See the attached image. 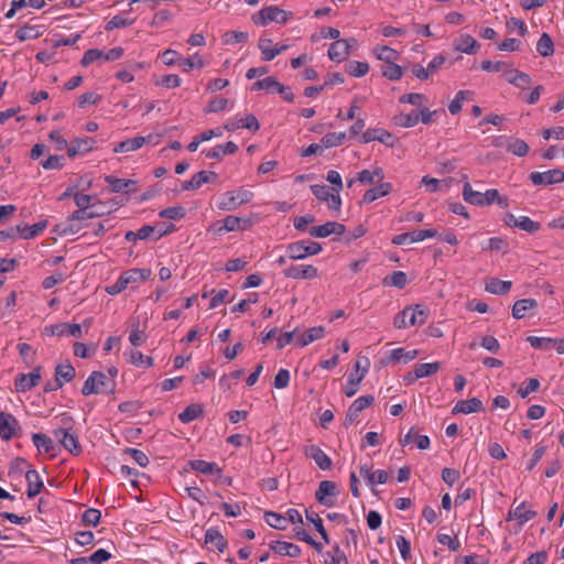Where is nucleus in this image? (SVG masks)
<instances>
[{"label":"nucleus","instance_id":"nucleus-1","mask_svg":"<svg viewBox=\"0 0 564 564\" xmlns=\"http://www.w3.org/2000/svg\"><path fill=\"white\" fill-rule=\"evenodd\" d=\"M116 389V381L101 371H93L85 380L82 394H112Z\"/></svg>","mask_w":564,"mask_h":564},{"label":"nucleus","instance_id":"nucleus-2","mask_svg":"<svg viewBox=\"0 0 564 564\" xmlns=\"http://www.w3.org/2000/svg\"><path fill=\"white\" fill-rule=\"evenodd\" d=\"M343 178H327L328 185H312L313 194L321 200L327 203L329 209L339 210L341 202L339 193L343 189Z\"/></svg>","mask_w":564,"mask_h":564},{"label":"nucleus","instance_id":"nucleus-3","mask_svg":"<svg viewBox=\"0 0 564 564\" xmlns=\"http://www.w3.org/2000/svg\"><path fill=\"white\" fill-rule=\"evenodd\" d=\"M429 311L422 305L408 306L393 319V326L398 329L410 326H421L427 319Z\"/></svg>","mask_w":564,"mask_h":564},{"label":"nucleus","instance_id":"nucleus-4","mask_svg":"<svg viewBox=\"0 0 564 564\" xmlns=\"http://www.w3.org/2000/svg\"><path fill=\"white\" fill-rule=\"evenodd\" d=\"M253 194L251 191L240 187L220 194L216 199V206L220 210H234L251 200Z\"/></svg>","mask_w":564,"mask_h":564},{"label":"nucleus","instance_id":"nucleus-5","mask_svg":"<svg viewBox=\"0 0 564 564\" xmlns=\"http://www.w3.org/2000/svg\"><path fill=\"white\" fill-rule=\"evenodd\" d=\"M323 250L322 245L310 240H299L286 246L285 252L290 260H303L316 256Z\"/></svg>","mask_w":564,"mask_h":564},{"label":"nucleus","instance_id":"nucleus-6","mask_svg":"<svg viewBox=\"0 0 564 564\" xmlns=\"http://www.w3.org/2000/svg\"><path fill=\"white\" fill-rule=\"evenodd\" d=\"M123 48L120 46H116L110 48L107 52H104L98 48H90L85 52L80 64L83 66H88L91 63L99 62V63H106V62H113L122 57L123 55Z\"/></svg>","mask_w":564,"mask_h":564},{"label":"nucleus","instance_id":"nucleus-7","mask_svg":"<svg viewBox=\"0 0 564 564\" xmlns=\"http://www.w3.org/2000/svg\"><path fill=\"white\" fill-rule=\"evenodd\" d=\"M498 196V189H487L486 192H479L473 189L469 183H465L463 187V197L465 202L475 206H487L495 202V197Z\"/></svg>","mask_w":564,"mask_h":564},{"label":"nucleus","instance_id":"nucleus-8","mask_svg":"<svg viewBox=\"0 0 564 564\" xmlns=\"http://www.w3.org/2000/svg\"><path fill=\"white\" fill-rule=\"evenodd\" d=\"M21 425L17 417L8 412L0 411V438L4 442L20 436Z\"/></svg>","mask_w":564,"mask_h":564},{"label":"nucleus","instance_id":"nucleus-9","mask_svg":"<svg viewBox=\"0 0 564 564\" xmlns=\"http://www.w3.org/2000/svg\"><path fill=\"white\" fill-rule=\"evenodd\" d=\"M364 362H365V365L361 366V359H358L355 364V371L351 372L348 377V380H347V383L345 387V394L348 398H351L357 393L358 386L362 381V379L365 378V376L368 371V367L370 365L369 359L365 357Z\"/></svg>","mask_w":564,"mask_h":564},{"label":"nucleus","instance_id":"nucleus-10","mask_svg":"<svg viewBox=\"0 0 564 564\" xmlns=\"http://www.w3.org/2000/svg\"><path fill=\"white\" fill-rule=\"evenodd\" d=\"M502 221L506 226L511 228H519L529 234H534L540 230L541 224L532 220L528 216H514L512 213H506L502 217Z\"/></svg>","mask_w":564,"mask_h":564},{"label":"nucleus","instance_id":"nucleus-11","mask_svg":"<svg viewBox=\"0 0 564 564\" xmlns=\"http://www.w3.org/2000/svg\"><path fill=\"white\" fill-rule=\"evenodd\" d=\"M252 19L256 24L264 26L269 22L285 23L288 21V13L278 7L270 6L261 9Z\"/></svg>","mask_w":564,"mask_h":564},{"label":"nucleus","instance_id":"nucleus-12","mask_svg":"<svg viewBox=\"0 0 564 564\" xmlns=\"http://www.w3.org/2000/svg\"><path fill=\"white\" fill-rule=\"evenodd\" d=\"M104 214V210L91 209V208H78L75 210L67 219V227L63 229V232L75 234L80 229V226H77L76 221L87 220L95 217H98Z\"/></svg>","mask_w":564,"mask_h":564},{"label":"nucleus","instance_id":"nucleus-13","mask_svg":"<svg viewBox=\"0 0 564 564\" xmlns=\"http://www.w3.org/2000/svg\"><path fill=\"white\" fill-rule=\"evenodd\" d=\"M283 275L294 280H313L318 276V270L312 264H292L283 270Z\"/></svg>","mask_w":564,"mask_h":564},{"label":"nucleus","instance_id":"nucleus-14","mask_svg":"<svg viewBox=\"0 0 564 564\" xmlns=\"http://www.w3.org/2000/svg\"><path fill=\"white\" fill-rule=\"evenodd\" d=\"M32 442L40 455H47L54 458L58 454V445L44 433H33Z\"/></svg>","mask_w":564,"mask_h":564},{"label":"nucleus","instance_id":"nucleus-15","mask_svg":"<svg viewBox=\"0 0 564 564\" xmlns=\"http://www.w3.org/2000/svg\"><path fill=\"white\" fill-rule=\"evenodd\" d=\"M55 438L58 440L61 445L73 455H79L82 453V446L78 437L70 433L68 430L58 429L54 431Z\"/></svg>","mask_w":564,"mask_h":564},{"label":"nucleus","instance_id":"nucleus-16","mask_svg":"<svg viewBox=\"0 0 564 564\" xmlns=\"http://www.w3.org/2000/svg\"><path fill=\"white\" fill-rule=\"evenodd\" d=\"M74 196L75 204L78 208H91L102 210L101 205L96 203V196L79 193L75 187H68L61 198Z\"/></svg>","mask_w":564,"mask_h":564},{"label":"nucleus","instance_id":"nucleus-17","mask_svg":"<svg viewBox=\"0 0 564 564\" xmlns=\"http://www.w3.org/2000/svg\"><path fill=\"white\" fill-rule=\"evenodd\" d=\"M375 401V398L372 395H361L357 398L351 405L349 406L346 417H345V425L352 424L356 419L358 417L359 413L364 411L365 409L369 408Z\"/></svg>","mask_w":564,"mask_h":564},{"label":"nucleus","instance_id":"nucleus-18","mask_svg":"<svg viewBox=\"0 0 564 564\" xmlns=\"http://www.w3.org/2000/svg\"><path fill=\"white\" fill-rule=\"evenodd\" d=\"M346 227L336 221H327L324 225L314 226L308 230L310 236L316 238H326L333 234L344 235Z\"/></svg>","mask_w":564,"mask_h":564},{"label":"nucleus","instance_id":"nucleus-19","mask_svg":"<svg viewBox=\"0 0 564 564\" xmlns=\"http://www.w3.org/2000/svg\"><path fill=\"white\" fill-rule=\"evenodd\" d=\"M41 380V367H36L29 373H21L15 379V388L20 392H25L36 387Z\"/></svg>","mask_w":564,"mask_h":564},{"label":"nucleus","instance_id":"nucleus-20","mask_svg":"<svg viewBox=\"0 0 564 564\" xmlns=\"http://www.w3.org/2000/svg\"><path fill=\"white\" fill-rule=\"evenodd\" d=\"M338 490L337 486L334 481L330 480H323L319 482L318 489L315 494L316 500L326 506V507H333L334 501L329 499L328 497H335L337 496Z\"/></svg>","mask_w":564,"mask_h":564},{"label":"nucleus","instance_id":"nucleus-21","mask_svg":"<svg viewBox=\"0 0 564 564\" xmlns=\"http://www.w3.org/2000/svg\"><path fill=\"white\" fill-rule=\"evenodd\" d=\"M306 457L313 459L322 470H328L332 467L330 457L317 445H307L304 447Z\"/></svg>","mask_w":564,"mask_h":564},{"label":"nucleus","instance_id":"nucleus-22","mask_svg":"<svg viewBox=\"0 0 564 564\" xmlns=\"http://www.w3.org/2000/svg\"><path fill=\"white\" fill-rule=\"evenodd\" d=\"M47 329L50 330V334L53 336L61 337V336L68 335V336L75 337V338L84 337V333H83L80 324L57 323V324L50 326V328H47Z\"/></svg>","mask_w":564,"mask_h":564},{"label":"nucleus","instance_id":"nucleus-23","mask_svg":"<svg viewBox=\"0 0 564 564\" xmlns=\"http://www.w3.org/2000/svg\"><path fill=\"white\" fill-rule=\"evenodd\" d=\"M96 141L93 138H77L68 147V158L84 155L93 150Z\"/></svg>","mask_w":564,"mask_h":564},{"label":"nucleus","instance_id":"nucleus-24","mask_svg":"<svg viewBox=\"0 0 564 564\" xmlns=\"http://www.w3.org/2000/svg\"><path fill=\"white\" fill-rule=\"evenodd\" d=\"M127 286L137 288L139 283L147 281L151 276L150 269H130L121 273Z\"/></svg>","mask_w":564,"mask_h":564},{"label":"nucleus","instance_id":"nucleus-25","mask_svg":"<svg viewBox=\"0 0 564 564\" xmlns=\"http://www.w3.org/2000/svg\"><path fill=\"white\" fill-rule=\"evenodd\" d=\"M25 480L28 484L26 495L29 499L36 497L43 489V480L35 469H29L25 474Z\"/></svg>","mask_w":564,"mask_h":564},{"label":"nucleus","instance_id":"nucleus-26","mask_svg":"<svg viewBox=\"0 0 564 564\" xmlns=\"http://www.w3.org/2000/svg\"><path fill=\"white\" fill-rule=\"evenodd\" d=\"M415 442L419 449H429L431 441L427 435H420L415 427H411L409 432L400 440L402 446H406Z\"/></svg>","mask_w":564,"mask_h":564},{"label":"nucleus","instance_id":"nucleus-27","mask_svg":"<svg viewBox=\"0 0 564 564\" xmlns=\"http://www.w3.org/2000/svg\"><path fill=\"white\" fill-rule=\"evenodd\" d=\"M535 516L536 512L532 509H529L525 502H522L509 511L507 520H518L519 524L523 525L528 521L532 520Z\"/></svg>","mask_w":564,"mask_h":564},{"label":"nucleus","instance_id":"nucleus-28","mask_svg":"<svg viewBox=\"0 0 564 564\" xmlns=\"http://www.w3.org/2000/svg\"><path fill=\"white\" fill-rule=\"evenodd\" d=\"M325 328L323 326H314L308 328L305 333L296 336V345L305 347L311 343L322 339L325 336Z\"/></svg>","mask_w":564,"mask_h":564},{"label":"nucleus","instance_id":"nucleus-29","mask_svg":"<svg viewBox=\"0 0 564 564\" xmlns=\"http://www.w3.org/2000/svg\"><path fill=\"white\" fill-rule=\"evenodd\" d=\"M270 549L284 556L299 557L301 555V547L299 545L285 541H272Z\"/></svg>","mask_w":564,"mask_h":564},{"label":"nucleus","instance_id":"nucleus-30","mask_svg":"<svg viewBox=\"0 0 564 564\" xmlns=\"http://www.w3.org/2000/svg\"><path fill=\"white\" fill-rule=\"evenodd\" d=\"M482 402L478 398L458 401L453 408V413L470 414L477 413L482 410Z\"/></svg>","mask_w":564,"mask_h":564},{"label":"nucleus","instance_id":"nucleus-31","mask_svg":"<svg viewBox=\"0 0 564 564\" xmlns=\"http://www.w3.org/2000/svg\"><path fill=\"white\" fill-rule=\"evenodd\" d=\"M538 308V302L534 299L518 300L512 307V316L516 319L524 318L530 311Z\"/></svg>","mask_w":564,"mask_h":564},{"label":"nucleus","instance_id":"nucleus-32","mask_svg":"<svg viewBox=\"0 0 564 564\" xmlns=\"http://www.w3.org/2000/svg\"><path fill=\"white\" fill-rule=\"evenodd\" d=\"M454 45L457 51L466 54H475L480 47L479 43L469 34H462L455 40Z\"/></svg>","mask_w":564,"mask_h":564},{"label":"nucleus","instance_id":"nucleus-33","mask_svg":"<svg viewBox=\"0 0 564 564\" xmlns=\"http://www.w3.org/2000/svg\"><path fill=\"white\" fill-rule=\"evenodd\" d=\"M327 54L330 61L340 63L349 56L348 44L346 41L337 40L329 45Z\"/></svg>","mask_w":564,"mask_h":564},{"label":"nucleus","instance_id":"nucleus-34","mask_svg":"<svg viewBox=\"0 0 564 564\" xmlns=\"http://www.w3.org/2000/svg\"><path fill=\"white\" fill-rule=\"evenodd\" d=\"M75 373V368L70 364L58 365L55 368L56 388H62L65 383L70 382Z\"/></svg>","mask_w":564,"mask_h":564},{"label":"nucleus","instance_id":"nucleus-35","mask_svg":"<svg viewBox=\"0 0 564 564\" xmlns=\"http://www.w3.org/2000/svg\"><path fill=\"white\" fill-rule=\"evenodd\" d=\"M392 191V185L388 182L380 183L368 189L362 197L364 203H372L376 199L388 195Z\"/></svg>","mask_w":564,"mask_h":564},{"label":"nucleus","instance_id":"nucleus-36","mask_svg":"<svg viewBox=\"0 0 564 564\" xmlns=\"http://www.w3.org/2000/svg\"><path fill=\"white\" fill-rule=\"evenodd\" d=\"M205 543L214 545L220 553H223L228 545L227 540L216 528H209L206 530Z\"/></svg>","mask_w":564,"mask_h":564},{"label":"nucleus","instance_id":"nucleus-37","mask_svg":"<svg viewBox=\"0 0 564 564\" xmlns=\"http://www.w3.org/2000/svg\"><path fill=\"white\" fill-rule=\"evenodd\" d=\"M271 40H260L259 42V48L262 54V59L265 62L274 59L275 56H278L288 48V45L271 47Z\"/></svg>","mask_w":564,"mask_h":564},{"label":"nucleus","instance_id":"nucleus-38","mask_svg":"<svg viewBox=\"0 0 564 564\" xmlns=\"http://www.w3.org/2000/svg\"><path fill=\"white\" fill-rule=\"evenodd\" d=\"M361 138L365 143L377 140L384 144H391L392 141L391 133L383 129H368L362 133Z\"/></svg>","mask_w":564,"mask_h":564},{"label":"nucleus","instance_id":"nucleus-39","mask_svg":"<svg viewBox=\"0 0 564 564\" xmlns=\"http://www.w3.org/2000/svg\"><path fill=\"white\" fill-rule=\"evenodd\" d=\"M237 150L238 145L232 141H228L225 144H218L213 149L204 152L208 159H219L227 154H234Z\"/></svg>","mask_w":564,"mask_h":564},{"label":"nucleus","instance_id":"nucleus-40","mask_svg":"<svg viewBox=\"0 0 564 564\" xmlns=\"http://www.w3.org/2000/svg\"><path fill=\"white\" fill-rule=\"evenodd\" d=\"M511 285V281L491 278L486 282L485 290L491 294L502 295L510 291Z\"/></svg>","mask_w":564,"mask_h":564},{"label":"nucleus","instance_id":"nucleus-41","mask_svg":"<svg viewBox=\"0 0 564 564\" xmlns=\"http://www.w3.org/2000/svg\"><path fill=\"white\" fill-rule=\"evenodd\" d=\"M191 468L204 475L220 474L221 469L216 463L206 462L203 459H195L189 462Z\"/></svg>","mask_w":564,"mask_h":564},{"label":"nucleus","instance_id":"nucleus-42","mask_svg":"<svg viewBox=\"0 0 564 564\" xmlns=\"http://www.w3.org/2000/svg\"><path fill=\"white\" fill-rule=\"evenodd\" d=\"M19 226H20V230L18 231L19 238L32 239V238H35L36 236H39L46 228L47 221L42 220L32 226H26V225H24V226L19 225Z\"/></svg>","mask_w":564,"mask_h":564},{"label":"nucleus","instance_id":"nucleus-43","mask_svg":"<svg viewBox=\"0 0 564 564\" xmlns=\"http://www.w3.org/2000/svg\"><path fill=\"white\" fill-rule=\"evenodd\" d=\"M204 413V409L200 404L198 403H193V404H189L188 406L185 408V410L183 412H181L178 414V420L182 422V423H189L198 417H200Z\"/></svg>","mask_w":564,"mask_h":564},{"label":"nucleus","instance_id":"nucleus-44","mask_svg":"<svg viewBox=\"0 0 564 564\" xmlns=\"http://www.w3.org/2000/svg\"><path fill=\"white\" fill-rule=\"evenodd\" d=\"M375 56L386 64L393 63L399 58V53L389 46H375L372 50Z\"/></svg>","mask_w":564,"mask_h":564},{"label":"nucleus","instance_id":"nucleus-45","mask_svg":"<svg viewBox=\"0 0 564 564\" xmlns=\"http://www.w3.org/2000/svg\"><path fill=\"white\" fill-rule=\"evenodd\" d=\"M145 142L143 137H133L116 145L115 151L119 153L131 152L140 149Z\"/></svg>","mask_w":564,"mask_h":564},{"label":"nucleus","instance_id":"nucleus-46","mask_svg":"<svg viewBox=\"0 0 564 564\" xmlns=\"http://www.w3.org/2000/svg\"><path fill=\"white\" fill-rule=\"evenodd\" d=\"M223 223L224 225L221 228H219V231L224 230L226 232H230L245 229L249 221L247 219L229 215L224 219Z\"/></svg>","mask_w":564,"mask_h":564},{"label":"nucleus","instance_id":"nucleus-47","mask_svg":"<svg viewBox=\"0 0 564 564\" xmlns=\"http://www.w3.org/2000/svg\"><path fill=\"white\" fill-rule=\"evenodd\" d=\"M419 355L416 349L406 350L404 348H395L390 351L391 361L408 364L415 359Z\"/></svg>","mask_w":564,"mask_h":564},{"label":"nucleus","instance_id":"nucleus-48","mask_svg":"<svg viewBox=\"0 0 564 564\" xmlns=\"http://www.w3.org/2000/svg\"><path fill=\"white\" fill-rule=\"evenodd\" d=\"M325 555L324 564H348V558L338 544H335Z\"/></svg>","mask_w":564,"mask_h":564},{"label":"nucleus","instance_id":"nucleus-49","mask_svg":"<svg viewBox=\"0 0 564 564\" xmlns=\"http://www.w3.org/2000/svg\"><path fill=\"white\" fill-rule=\"evenodd\" d=\"M441 368V362H427V364H417L414 367V377L426 378L436 373Z\"/></svg>","mask_w":564,"mask_h":564},{"label":"nucleus","instance_id":"nucleus-50","mask_svg":"<svg viewBox=\"0 0 564 564\" xmlns=\"http://www.w3.org/2000/svg\"><path fill=\"white\" fill-rule=\"evenodd\" d=\"M204 66L205 62L197 53L192 57L178 59V67L185 73L191 72L194 68H203Z\"/></svg>","mask_w":564,"mask_h":564},{"label":"nucleus","instance_id":"nucleus-51","mask_svg":"<svg viewBox=\"0 0 564 564\" xmlns=\"http://www.w3.org/2000/svg\"><path fill=\"white\" fill-rule=\"evenodd\" d=\"M536 51L543 57L551 56L554 53L553 41L547 33H543L540 36L536 43Z\"/></svg>","mask_w":564,"mask_h":564},{"label":"nucleus","instance_id":"nucleus-52","mask_svg":"<svg viewBox=\"0 0 564 564\" xmlns=\"http://www.w3.org/2000/svg\"><path fill=\"white\" fill-rule=\"evenodd\" d=\"M264 520L268 525L278 530H285L288 528V523L284 514H280L273 511H267L264 513Z\"/></svg>","mask_w":564,"mask_h":564},{"label":"nucleus","instance_id":"nucleus-53","mask_svg":"<svg viewBox=\"0 0 564 564\" xmlns=\"http://www.w3.org/2000/svg\"><path fill=\"white\" fill-rule=\"evenodd\" d=\"M346 140V133L345 132H330L325 134L322 140L321 144L324 149H329L334 147H338L343 144V142Z\"/></svg>","mask_w":564,"mask_h":564},{"label":"nucleus","instance_id":"nucleus-54","mask_svg":"<svg viewBox=\"0 0 564 564\" xmlns=\"http://www.w3.org/2000/svg\"><path fill=\"white\" fill-rule=\"evenodd\" d=\"M420 241L421 236L419 229L410 232L399 234L392 238V243L395 246H403L406 243H414Z\"/></svg>","mask_w":564,"mask_h":564},{"label":"nucleus","instance_id":"nucleus-55","mask_svg":"<svg viewBox=\"0 0 564 564\" xmlns=\"http://www.w3.org/2000/svg\"><path fill=\"white\" fill-rule=\"evenodd\" d=\"M481 249L484 251H506L508 242L501 237H492L482 242Z\"/></svg>","mask_w":564,"mask_h":564},{"label":"nucleus","instance_id":"nucleus-56","mask_svg":"<svg viewBox=\"0 0 564 564\" xmlns=\"http://www.w3.org/2000/svg\"><path fill=\"white\" fill-rule=\"evenodd\" d=\"M129 361L138 367L150 368L153 366V359L149 356L143 355L141 351L131 349L129 351Z\"/></svg>","mask_w":564,"mask_h":564},{"label":"nucleus","instance_id":"nucleus-57","mask_svg":"<svg viewBox=\"0 0 564 564\" xmlns=\"http://www.w3.org/2000/svg\"><path fill=\"white\" fill-rule=\"evenodd\" d=\"M527 341L534 349L540 350H551L553 349L554 338L551 337H539V336H529Z\"/></svg>","mask_w":564,"mask_h":564},{"label":"nucleus","instance_id":"nucleus-58","mask_svg":"<svg viewBox=\"0 0 564 564\" xmlns=\"http://www.w3.org/2000/svg\"><path fill=\"white\" fill-rule=\"evenodd\" d=\"M507 149L518 156L525 155L530 150L528 143L521 139H509Z\"/></svg>","mask_w":564,"mask_h":564},{"label":"nucleus","instance_id":"nucleus-59","mask_svg":"<svg viewBox=\"0 0 564 564\" xmlns=\"http://www.w3.org/2000/svg\"><path fill=\"white\" fill-rule=\"evenodd\" d=\"M306 519L307 521L312 522L316 529V531L321 534L322 539L326 544L329 543V536L324 528L323 520L319 518V516L315 512H308L306 511Z\"/></svg>","mask_w":564,"mask_h":564},{"label":"nucleus","instance_id":"nucleus-60","mask_svg":"<svg viewBox=\"0 0 564 564\" xmlns=\"http://www.w3.org/2000/svg\"><path fill=\"white\" fill-rule=\"evenodd\" d=\"M382 76L390 80H399L403 75L402 67L397 65L394 62L382 66Z\"/></svg>","mask_w":564,"mask_h":564},{"label":"nucleus","instance_id":"nucleus-61","mask_svg":"<svg viewBox=\"0 0 564 564\" xmlns=\"http://www.w3.org/2000/svg\"><path fill=\"white\" fill-rule=\"evenodd\" d=\"M347 72L352 77H362L369 72V64L366 62L352 61L348 64Z\"/></svg>","mask_w":564,"mask_h":564},{"label":"nucleus","instance_id":"nucleus-62","mask_svg":"<svg viewBox=\"0 0 564 564\" xmlns=\"http://www.w3.org/2000/svg\"><path fill=\"white\" fill-rule=\"evenodd\" d=\"M185 208L182 206H173L162 209L159 213V216L162 218H167L172 220H180L185 217Z\"/></svg>","mask_w":564,"mask_h":564},{"label":"nucleus","instance_id":"nucleus-63","mask_svg":"<svg viewBox=\"0 0 564 564\" xmlns=\"http://www.w3.org/2000/svg\"><path fill=\"white\" fill-rule=\"evenodd\" d=\"M408 278L402 271H394L389 278L383 280V284L403 289L406 285Z\"/></svg>","mask_w":564,"mask_h":564},{"label":"nucleus","instance_id":"nucleus-64","mask_svg":"<svg viewBox=\"0 0 564 564\" xmlns=\"http://www.w3.org/2000/svg\"><path fill=\"white\" fill-rule=\"evenodd\" d=\"M540 381L536 378H530L524 382V386L518 390V395L521 399L528 398L531 393L536 392L540 388Z\"/></svg>","mask_w":564,"mask_h":564}]
</instances>
